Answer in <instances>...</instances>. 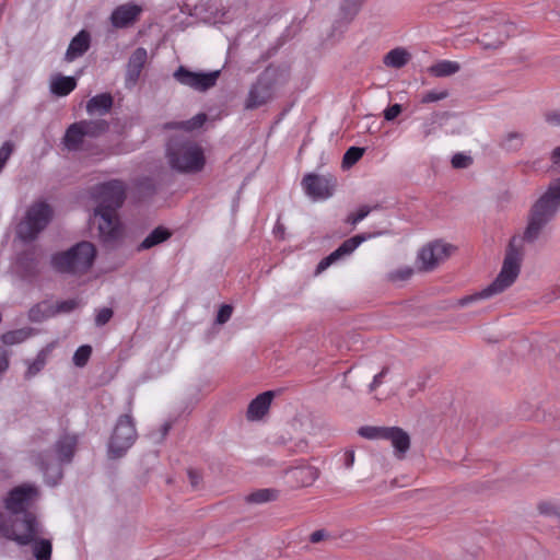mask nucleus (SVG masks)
<instances>
[{"label": "nucleus", "mask_w": 560, "mask_h": 560, "mask_svg": "<svg viewBox=\"0 0 560 560\" xmlns=\"http://www.w3.org/2000/svg\"><path fill=\"white\" fill-rule=\"evenodd\" d=\"M559 209L560 177L552 180L547 190L530 207L523 240L527 243L537 241L546 225L556 218Z\"/></svg>", "instance_id": "obj_1"}, {"label": "nucleus", "mask_w": 560, "mask_h": 560, "mask_svg": "<svg viewBox=\"0 0 560 560\" xmlns=\"http://www.w3.org/2000/svg\"><path fill=\"white\" fill-rule=\"evenodd\" d=\"M166 158L171 168L182 174L199 173L206 164L202 148L185 136H174L168 140Z\"/></svg>", "instance_id": "obj_2"}, {"label": "nucleus", "mask_w": 560, "mask_h": 560, "mask_svg": "<svg viewBox=\"0 0 560 560\" xmlns=\"http://www.w3.org/2000/svg\"><path fill=\"white\" fill-rule=\"evenodd\" d=\"M524 256V247H509L505 250L501 270L495 279L481 291L463 298L459 302L460 305H466L476 300L490 299L511 288L521 273Z\"/></svg>", "instance_id": "obj_3"}, {"label": "nucleus", "mask_w": 560, "mask_h": 560, "mask_svg": "<svg viewBox=\"0 0 560 560\" xmlns=\"http://www.w3.org/2000/svg\"><path fill=\"white\" fill-rule=\"evenodd\" d=\"M42 527L34 514L18 517L5 536L21 546L32 544V552L36 560H50L52 545L49 539L40 538Z\"/></svg>", "instance_id": "obj_4"}, {"label": "nucleus", "mask_w": 560, "mask_h": 560, "mask_svg": "<svg viewBox=\"0 0 560 560\" xmlns=\"http://www.w3.org/2000/svg\"><path fill=\"white\" fill-rule=\"evenodd\" d=\"M52 217L54 210L48 202L44 200L33 202L15 226L16 237L24 243L37 240L38 235L48 226Z\"/></svg>", "instance_id": "obj_5"}, {"label": "nucleus", "mask_w": 560, "mask_h": 560, "mask_svg": "<svg viewBox=\"0 0 560 560\" xmlns=\"http://www.w3.org/2000/svg\"><path fill=\"white\" fill-rule=\"evenodd\" d=\"M95 256V247H69L54 254L50 265L58 273L81 275L90 269Z\"/></svg>", "instance_id": "obj_6"}, {"label": "nucleus", "mask_w": 560, "mask_h": 560, "mask_svg": "<svg viewBox=\"0 0 560 560\" xmlns=\"http://www.w3.org/2000/svg\"><path fill=\"white\" fill-rule=\"evenodd\" d=\"M280 75V70L271 66L260 72L256 81L249 88L244 104L245 109L253 110L272 101Z\"/></svg>", "instance_id": "obj_7"}, {"label": "nucleus", "mask_w": 560, "mask_h": 560, "mask_svg": "<svg viewBox=\"0 0 560 560\" xmlns=\"http://www.w3.org/2000/svg\"><path fill=\"white\" fill-rule=\"evenodd\" d=\"M92 196L97 200L94 210L117 211L126 199V185L120 179H110L96 185Z\"/></svg>", "instance_id": "obj_8"}, {"label": "nucleus", "mask_w": 560, "mask_h": 560, "mask_svg": "<svg viewBox=\"0 0 560 560\" xmlns=\"http://www.w3.org/2000/svg\"><path fill=\"white\" fill-rule=\"evenodd\" d=\"M220 75L221 70L194 71L186 66H179L173 73L176 82L197 92H207L214 88Z\"/></svg>", "instance_id": "obj_9"}, {"label": "nucleus", "mask_w": 560, "mask_h": 560, "mask_svg": "<svg viewBox=\"0 0 560 560\" xmlns=\"http://www.w3.org/2000/svg\"><path fill=\"white\" fill-rule=\"evenodd\" d=\"M136 438L137 431L131 416L124 415L119 417L108 445L112 457H121L125 452L132 446Z\"/></svg>", "instance_id": "obj_10"}, {"label": "nucleus", "mask_w": 560, "mask_h": 560, "mask_svg": "<svg viewBox=\"0 0 560 560\" xmlns=\"http://www.w3.org/2000/svg\"><path fill=\"white\" fill-rule=\"evenodd\" d=\"M301 186L305 195L312 200H327L335 194L337 178L331 174L307 173L303 176Z\"/></svg>", "instance_id": "obj_11"}, {"label": "nucleus", "mask_w": 560, "mask_h": 560, "mask_svg": "<svg viewBox=\"0 0 560 560\" xmlns=\"http://www.w3.org/2000/svg\"><path fill=\"white\" fill-rule=\"evenodd\" d=\"M36 497V489L28 486L18 487L9 493L5 499V508L14 515L11 525L18 517L22 518L25 514H33L28 509Z\"/></svg>", "instance_id": "obj_12"}, {"label": "nucleus", "mask_w": 560, "mask_h": 560, "mask_svg": "<svg viewBox=\"0 0 560 560\" xmlns=\"http://www.w3.org/2000/svg\"><path fill=\"white\" fill-rule=\"evenodd\" d=\"M94 217L98 219V234L102 242H116L122 235V224L116 211L94 210Z\"/></svg>", "instance_id": "obj_13"}, {"label": "nucleus", "mask_w": 560, "mask_h": 560, "mask_svg": "<svg viewBox=\"0 0 560 560\" xmlns=\"http://www.w3.org/2000/svg\"><path fill=\"white\" fill-rule=\"evenodd\" d=\"M455 247H420L417 253V268L419 271H430L445 261L454 253Z\"/></svg>", "instance_id": "obj_14"}, {"label": "nucleus", "mask_w": 560, "mask_h": 560, "mask_svg": "<svg viewBox=\"0 0 560 560\" xmlns=\"http://www.w3.org/2000/svg\"><path fill=\"white\" fill-rule=\"evenodd\" d=\"M141 13V5L128 2L116 7L109 16V21L115 28H127L139 20Z\"/></svg>", "instance_id": "obj_15"}, {"label": "nucleus", "mask_w": 560, "mask_h": 560, "mask_svg": "<svg viewBox=\"0 0 560 560\" xmlns=\"http://www.w3.org/2000/svg\"><path fill=\"white\" fill-rule=\"evenodd\" d=\"M148 60V51L143 47L136 48L130 55L126 68V86L132 88L137 84L142 69Z\"/></svg>", "instance_id": "obj_16"}, {"label": "nucleus", "mask_w": 560, "mask_h": 560, "mask_svg": "<svg viewBox=\"0 0 560 560\" xmlns=\"http://www.w3.org/2000/svg\"><path fill=\"white\" fill-rule=\"evenodd\" d=\"M285 474L289 481L294 487H308L313 485L319 476L318 469L308 464L291 467Z\"/></svg>", "instance_id": "obj_17"}, {"label": "nucleus", "mask_w": 560, "mask_h": 560, "mask_svg": "<svg viewBox=\"0 0 560 560\" xmlns=\"http://www.w3.org/2000/svg\"><path fill=\"white\" fill-rule=\"evenodd\" d=\"M385 432V440L390 441L398 459L405 458L406 453L410 448L409 434L398 427H389Z\"/></svg>", "instance_id": "obj_18"}, {"label": "nucleus", "mask_w": 560, "mask_h": 560, "mask_svg": "<svg viewBox=\"0 0 560 560\" xmlns=\"http://www.w3.org/2000/svg\"><path fill=\"white\" fill-rule=\"evenodd\" d=\"M91 46V34L86 30H81L69 43L65 54V60L71 62L83 56Z\"/></svg>", "instance_id": "obj_19"}, {"label": "nucleus", "mask_w": 560, "mask_h": 560, "mask_svg": "<svg viewBox=\"0 0 560 560\" xmlns=\"http://www.w3.org/2000/svg\"><path fill=\"white\" fill-rule=\"evenodd\" d=\"M275 394L271 390L259 394L247 408L248 420H260L269 410Z\"/></svg>", "instance_id": "obj_20"}, {"label": "nucleus", "mask_w": 560, "mask_h": 560, "mask_svg": "<svg viewBox=\"0 0 560 560\" xmlns=\"http://www.w3.org/2000/svg\"><path fill=\"white\" fill-rule=\"evenodd\" d=\"M114 105V98L110 93H101L91 97L86 102V113L90 116H103L109 113Z\"/></svg>", "instance_id": "obj_21"}, {"label": "nucleus", "mask_w": 560, "mask_h": 560, "mask_svg": "<svg viewBox=\"0 0 560 560\" xmlns=\"http://www.w3.org/2000/svg\"><path fill=\"white\" fill-rule=\"evenodd\" d=\"M85 133L79 121L69 125L62 137V144L68 151H79L82 149Z\"/></svg>", "instance_id": "obj_22"}, {"label": "nucleus", "mask_w": 560, "mask_h": 560, "mask_svg": "<svg viewBox=\"0 0 560 560\" xmlns=\"http://www.w3.org/2000/svg\"><path fill=\"white\" fill-rule=\"evenodd\" d=\"M77 79L72 75L56 74L50 81V93L58 97L69 95L77 88Z\"/></svg>", "instance_id": "obj_23"}, {"label": "nucleus", "mask_w": 560, "mask_h": 560, "mask_svg": "<svg viewBox=\"0 0 560 560\" xmlns=\"http://www.w3.org/2000/svg\"><path fill=\"white\" fill-rule=\"evenodd\" d=\"M456 117L455 113L451 112H433L429 117H427L421 124V133L424 138L431 136L436 127H443L447 120Z\"/></svg>", "instance_id": "obj_24"}, {"label": "nucleus", "mask_w": 560, "mask_h": 560, "mask_svg": "<svg viewBox=\"0 0 560 560\" xmlns=\"http://www.w3.org/2000/svg\"><path fill=\"white\" fill-rule=\"evenodd\" d=\"M85 138H98L109 130V124L105 119H83L80 120Z\"/></svg>", "instance_id": "obj_25"}, {"label": "nucleus", "mask_w": 560, "mask_h": 560, "mask_svg": "<svg viewBox=\"0 0 560 560\" xmlns=\"http://www.w3.org/2000/svg\"><path fill=\"white\" fill-rule=\"evenodd\" d=\"M525 142V135L518 131H510L502 136L499 148L505 152L514 153L522 149Z\"/></svg>", "instance_id": "obj_26"}, {"label": "nucleus", "mask_w": 560, "mask_h": 560, "mask_svg": "<svg viewBox=\"0 0 560 560\" xmlns=\"http://www.w3.org/2000/svg\"><path fill=\"white\" fill-rule=\"evenodd\" d=\"M77 438L65 435L56 443V452L60 462H70L74 455Z\"/></svg>", "instance_id": "obj_27"}, {"label": "nucleus", "mask_w": 560, "mask_h": 560, "mask_svg": "<svg viewBox=\"0 0 560 560\" xmlns=\"http://www.w3.org/2000/svg\"><path fill=\"white\" fill-rule=\"evenodd\" d=\"M36 330L32 327H23L14 330H10L1 335V341L7 346H14L24 342L32 336H34Z\"/></svg>", "instance_id": "obj_28"}, {"label": "nucleus", "mask_w": 560, "mask_h": 560, "mask_svg": "<svg viewBox=\"0 0 560 560\" xmlns=\"http://www.w3.org/2000/svg\"><path fill=\"white\" fill-rule=\"evenodd\" d=\"M365 0H343L339 7L340 20L349 24L360 12Z\"/></svg>", "instance_id": "obj_29"}, {"label": "nucleus", "mask_w": 560, "mask_h": 560, "mask_svg": "<svg viewBox=\"0 0 560 560\" xmlns=\"http://www.w3.org/2000/svg\"><path fill=\"white\" fill-rule=\"evenodd\" d=\"M460 66L456 61L451 60H441L436 63L432 65L429 68V72L431 75L435 78H445L452 74H455L459 71Z\"/></svg>", "instance_id": "obj_30"}, {"label": "nucleus", "mask_w": 560, "mask_h": 560, "mask_svg": "<svg viewBox=\"0 0 560 560\" xmlns=\"http://www.w3.org/2000/svg\"><path fill=\"white\" fill-rule=\"evenodd\" d=\"M52 348H54V345L50 343V345L46 346L45 348H43L37 353L36 359L33 362L28 363L27 370L25 372V378L30 380V378L34 377L37 373H39L44 369L47 358H48L49 353L51 352Z\"/></svg>", "instance_id": "obj_31"}, {"label": "nucleus", "mask_w": 560, "mask_h": 560, "mask_svg": "<svg viewBox=\"0 0 560 560\" xmlns=\"http://www.w3.org/2000/svg\"><path fill=\"white\" fill-rule=\"evenodd\" d=\"M410 54L404 48H394L384 57V63L395 69L402 68L409 61Z\"/></svg>", "instance_id": "obj_32"}, {"label": "nucleus", "mask_w": 560, "mask_h": 560, "mask_svg": "<svg viewBox=\"0 0 560 560\" xmlns=\"http://www.w3.org/2000/svg\"><path fill=\"white\" fill-rule=\"evenodd\" d=\"M498 37L493 40H482L487 48H498L501 46L505 39H508L514 32L515 25L513 23H498Z\"/></svg>", "instance_id": "obj_33"}, {"label": "nucleus", "mask_w": 560, "mask_h": 560, "mask_svg": "<svg viewBox=\"0 0 560 560\" xmlns=\"http://www.w3.org/2000/svg\"><path fill=\"white\" fill-rule=\"evenodd\" d=\"M172 236V231L163 225L152 230L148 236L139 245H161L168 241Z\"/></svg>", "instance_id": "obj_34"}, {"label": "nucleus", "mask_w": 560, "mask_h": 560, "mask_svg": "<svg viewBox=\"0 0 560 560\" xmlns=\"http://www.w3.org/2000/svg\"><path fill=\"white\" fill-rule=\"evenodd\" d=\"M51 316H54L52 304L46 302L38 303L28 311V319L34 323H39Z\"/></svg>", "instance_id": "obj_35"}, {"label": "nucleus", "mask_w": 560, "mask_h": 560, "mask_svg": "<svg viewBox=\"0 0 560 560\" xmlns=\"http://www.w3.org/2000/svg\"><path fill=\"white\" fill-rule=\"evenodd\" d=\"M355 247H338L329 256L325 257L319 261L316 268V273H320L327 269L332 262L337 261L341 257L349 256Z\"/></svg>", "instance_id": "obj_36"}, {"label": "nucleus", "mask_w": 560, "mask_h": 560, "mask_svg": "<svg viewBox=\"0 0 560 560\" xmlns=\"http://www.w3.org/2000/svg\"><path fill=\"white\" fill-rule=\"evenodd\" d=\"M38 464L40 469L44 471L47 482L51 486L56 485L62 477L61 468L55 464H46L43 456H38Z\"/></svg>", "instance_id": "obj_37"}, {"label": "nucleus", "mask_w": 560, "mask_h": 560, "mask_svg": "<svg viewBox=\"0 0 560 560\" xmlns=\"http://www.w3.org/2000/svg\"><path fill=\"white\" fill-rule=\"evenodd\" d=\"M364 152V148L354 145L350 147L343 154L342 168L348 170L352 167L363 156Z\"/></svg>", "instance_id": "obj_38"}, {"label": "nucleus", "mask_w": 560, "mask_h": 560, "mask_svg": "<svg viewBox=\"0 0 560 560\" xmlns=\"http://www.w3.org/2000/svg\"><path fill=\"white\" fill-rule=\"evenodd\" d=\"M278 498V492L272 489H260L247 497V501L252 503H266L275 501Z\"/></svg>", "instance_id": "obj_39"}, {"label": "nucleus", "mask_w": 560, "mask_h": 560, "mask_svg": "<svg viewBox=\"0 0 560 560\" xmlns=\"http://www.w3.org/2000/svg\"><path fill=\"white\" fill-rule=\"evenodd\" d=\"M16 147L12 140L4 141L0 147V173L4 170Z\"/></svg>", "instance_id": "obj_40"}, {"label": "nucleus", "mask_w": 560, "mask_h": 560, "mask_svg": "<svg viewBox=\"0 0 560 560\" xmlns=\"http://www.w3.org/2000/svg\"><path fill=\"white\" fill-rule=\"evenodd\" d=\"M346 234H340L338 235V240L341 241L339 243V245H361L362 243L371 240L374 235H376L375 233H369V232H363V233H359V234H355L349 238H346V240H342V237L345 236Z\"/></svg>", "instance_id": "obj_41"}, {"label": "nucleus", "mask_w": 560, "mask_h": 560, "mask_svg": "<svg viewBox=\"0 0 560 560\" xmlns=\"http://www.w3.org/2000/svg\"><path fill=\"white\" fill-rule=\"evenodd\" d=\"M92 353V348L88 345L81 346L77 349V351L73 354V363L77 366H84L86 362L89 361Z\"/></svg>", "instance_id": "obj_42"}, {"label": "nucleus", "mask_w": 560, "mask_h": 560, "mask_svg": "<svg viewBox=\"0 0 560 560\" xmlns=\"http://www.w3.org/2000/svg\"><path fill=\"white\" fill-rule=\"evenodd\" d=\"M388 427H362L359 434L365 439H384Z\"/></svg>", "instance_id": "obj_43"}, {"label": "nucleus", "mask_w": 560, "mask_h": 560, "mask_svg": "<svg viewBox=\"0 0 560 560\" xmlns=\"http://www.w3.org/2000/svg\"><path fill=\"white\" fill-rule=\"evenodd\" d=\"M447 96H448L447 90H440V91L431 90V91H428L422 94L421 103L422 104L434 103V102L445 100Z\"/></svg>", "instance_id": "obj_44"}, {"label": "nucleus", "mask_w": 560, "mask_h": 560, "mask_svg": "<svg viewBox=\"0 0 560 560\" xmlns=\"http://www.w3.org/2000/svg\"><path fill=\"white\" fill-rule=\"evenodd\" d=\"M472 162V158L463 152L455 153L451 160L452 166L457 170L467 168Z\"/></svg>", "instance_id": "obj_45"}, {"label": "nucleus", "mask_w": 560, "mask_h": 560, "mask_svg": "<svg viewBox=\"0 0 560 560\" xmlns=\"http://www.w3.org/2000/svg\"><path fill=\"white\" fill-rule=\"evenodd\" d=\"M371 211V208L369 206H361L357 212L354 213H350L347 219H346V223L348 225H355L357 223H359L360 221H362L365 217H368V214L370 213Z\"/></svg>", "instance_id": "obj_46"}, {"label": "nucleus", "mask_w": 560, "mask_h": 560, "mask_svg": "<svg viewBox=\"0 0 560 560\" xmlns=\"http://www.w3.org/2000/svg\"><path fill=\"white\" fill-rule=\"evenodd\" d=\"M79 305V302L77 300H67L62 302H58L55 305H52L54 315L59 313H69L77 308Z\"/></svg>", "instance_id": "obj_47"}, {"label": "nucleus", "mask_w": 560, "mask_h": 560, "mask_svg": "<svg viewBox=\"0 0 560 560\" xmlns=\"http://www.w3.org/2000/svg\"><path fill=\"white\" fill-rule=\"evenodd\" d=\"M413 273L412 268L410 267H404L396 271H393L388 275V279L390 281L397 282V281H405L408 280Z\"/></svg>", "instance_id": "obj_48"}, {"label": "nucleus", "mask_w": 560, "mask_h": 560, "mask_svg": "<svg viewBox=\"0 0 560 560\" xmlns=\"http://www.w3.org/2000/svg\"><path fill=\"white\" fill-rule=\"evenodd\" d=\"M402 113V105L395 103L387 106L384 112V119L386 121H394Z\"/></svg>", "instance_id": "obj_49"}, {"label": "nucleus", "mask_w": 560, "mask_h": 560, "mask_svg": "<svg viewBox=\"0 0 560 560\" xmlns=\"http://www.w3.org/2000/svg\"><path fill=\"white\" fill-rule=\"evenodd\" d=\"M538 511L540 512V514L555 516L557 518L559 517L560 514V508L549 502L539 503Z\"/></svg>", "instance_id": "obj_50"}, {"label": "nucleus", "mask_w": 560, "mask_h": 560, "mask_svg": "<svg viewBox=\"0 0 560 560\" xmlns=\"http://www.w3.org/2000/svg\"><path fill=\"white\" fill-rule=\"evenodd\" d=\"M232 312L233 307L231 305L223 304L218 312L215 322L220 325L226 323L230 319Z\"/></svg>", "instance_id": "obj_51"}, {"label": "nucleus", "mask_w": 560, "mask_h": 560, "mask_svg": "<svg viewBox=\"0 0 560 560\" xmlns=\"http://www.w3.org/2000/svg\"><path fill=\"white\" fill-rule=\"evenodd\" d=\"M207 118L208 117L205 113H199L186 121L187 128L190 130L198 129L203 126V124L207 121Z\"/></svg>", "instance_id": "obj_52"}, {"label": "nucleus", "mask_w": 560, "mask_h": 560, "mask_svg": "<svg viewBox=\"0 0 560 560\" xmlns=\"http://www.w3.org/2000/svg\"><path fill=\"white\" fill-rule=\"evenodd\" d=\"M113 317V310L108 307H104L98 311L96 317H95V324L97 326H103L109 322V319Z\"/></svg>", "instance_id": "obj_53"}, {"label": "nucleus", "mask_w": 560, "mask_h": 560, "mask_svg": "<svg viewBox=\"0 0 560 560\" xmlns=\"http://www.w3.org/2000/svg\"><path fill=\"white\" fill-rule=\"evenodd\" d=\"M329 537V534L325 529H317L310 535V541L312 544H318Z\"/></svg>", "instance_id": "obj_54"}, {"label": "nucleus", "mask_w": 560, "mask_h": 560, "mask_svg": "<svg viewBox=\"0 0 560 560\" xmlns=\"http://www.w3.org/2000/svg\"><path fill=\"white\" fill-rule=\"evenodd\" d=\"M387 372L388 368H383V370L374 376L372 383L369 386L370 392L375 390L382 384V380L387 374Z\"/></svg>", "instance_id": "obj_55"}, {"label": "nucleus", "mask_w": 560, "mask_h": 560, "mask_svg": "<svg viewBox=\"0 0 560 560\" xmlns=\"http://www.w3.org/2000/svg\"><path fill=\"white\" fill-rule=\"evenodd\" d=\"M188 478H189V482L192 488H197L200 485L201 479H202L201 475L194 469L188 470Z\"/></svg>", "instance_id": "obj_56"}, {"label": "nucleus", "mask_w": 560, "mask_h": 560, "mask_svg": "<svg viewBox=\"0 0 560 560\" xmlns=\"http://www.w3.org/2000/svg\"><path fill=\"white\" fill-rule=\"evenodd\" d=\"M546 121L553 126H560V112H549L545 115Z\"/></svg>", "instance_id": "obj_57"}, {"label": "nucleus", "mask_w": 560, "mask_h": 560, "mask_svg": "<svg viewBox=\"0 0 560 560\" xmlns=\"http://www.w3.org/2000/svg\"><path fill=\"white\" fill-rule=\"evenodd\" d=\"M355 454L353 450H348L343 454V465L346 468H351L354 464Z\"/></svg>", "instance_id": "obj_58"}, {"label": "nucleus", "mask_w": 560, "mask_h": 560, "mask_svg": "<svg viewBox=\"0 0 560 560\" xmlns=\"http://www.w3.org/2000/svg\"><path fill=\"white\" fill-rule=\"evenodd\" d=\"M9 368V357L5 351H0V374Z\"/></svg>", "instance_id": "obj_59"}, {"label": "nucleus", "mask_w": 560, "mask_h": 560, "mask_svg": "<svg viewBox=\"0 0 560 560\" xmlns=\"http://www.w3.org/2000/svg\"><path fill=\"white\" fill-rule=\"evenodd\" d=\"M273 234L278 237V241L284 240V226L277 222L276 226L273 228Z\"/></svg>", "instance_id": "obj_60"}, {"label": "nucleus", "mask_w": 560, "mask_h": 560, "mask_svg": "<svg viewBox=\"0 0 560 560\" xmlns=\"http://www.w3.org/2000/svg\"><path fill=\"white\" fill-rule=\"evenodd\" d=\"M171 423L170 422H165L162 427H161V436L159 439L155 440V442H161L164 440V438L167 435L170 429H171Z\"/></svg>", "instance_id": "obj_61"}, {"label": "nucleus", "mask_w": 560, "mask_h": 560, "mask_svg": "<svg viewBox=\"0 0 560 560\" xmlns=\"http://www.w3.org/2000/svg\"><path fill=\"white\" fill-rule=\"evenodd\" d=\"M551 161L553 164H560V147H557L552 150Z\"/></svg>", "instance_id": "obj_62"}, {"label": "nucleus", "mask_w": 560, "mask_h": 560, "mask_svg": "<svg viewBox=\"0 0 560 560\" xmlns=\"http://www.w3.org/2000/svg\"><path fill=\"white\" fill-rule=\"evenodd\" d=\"M141 186L144 187L145 189L150 190L151 192H154V190H155L154 184L152 183V180L150 178L143 179V182L141 183Z\"/></svg>", "instance_id": "obj_63"}, {"label": "nucleus", "mask_w": 560, "mask_h": 560, "mask_svg": "<svg viewBox=\"0 0 560 560\" xmlns=\"http://www.w3.org/2000/svg\"><path fill=\"white\" fill-rule=\"evenodd\" d=\"M425 245H434V246H438V245H450L448 243H445L443 240H434V241H431V242H428Z\"/></svg>", "instance_id": "obj_64"}]
</instances>
